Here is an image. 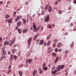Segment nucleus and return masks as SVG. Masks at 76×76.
<instances>
[{
  "instance_id": "7ed1b4c3",
  "label": "nucleus",
  "mask_w": 76,
  "mask_h": 76,
  "mask_svg": "<svg viewBox=\"0 0 76 76\" xmlns=\"http://www.w3.org/2000/svg\"><path fill=\"white\" fill-rule=\"evenodd\" d=\"M31 39H32V37H30L29 38L28 40V48H29V47H30V45H31L30 43L31 41Z\"/></svg>"
},
{
  "instance_id": "e433bc0d",
  "label": "nucleus",
  "mask_w": 76,
  "mask_h": 76,
  "mask_svg": "<svg viewBox=\"0 0 76 76\" xmlns=\"http://www.w3.org/2000/svg\"><path fill=\"white\" fill-rule=\"evenodd\" d=\"M14 58H15V60H16V58H17V56H16V55H14Z\"/></svg>"
},
{
  "instance_id": "ea45409f",
  "label": "nucleus",
  "mask_w": 76,
  "mask_h": 76,
  "mask_svg": "<svg viewBox=\"0 0 76 76\" xmlns=\"http://www.w3.org/2000/svg\"><path fill=\"white\" fill-rule=\"evenodd\" d=\"M28 2H26L25 3V5L27 6V5H28Z\"/></svg>"
},
{
  "instance_id": "39448f33",
  "label": "nucleus",
  "mask_w": 76,
  "mask_h": 76,
  "mask_svg": "<svg viewBox=\"0 0 76 76\" xmlns=\"http://www.w3.org/2000/svg\"><path fill=\"white\" fill-rule=\"evenodd\" d=\"M22 16L21 15H18L17 16V18L15 19V22H17L20 19L22 18Z\"/></svg>"
},
{
  "instance_id": "09e8293b",
  "label": "nucleus",
  "mask_w": 76,
  "mask_h": 76,
  "mask_svg": "<svg viewBox=\"0 0 76 76\" xmlns=\"http://www.w3.org/2000/svg\"><path fill=\"white\" fill-rule=\"evenodd\" d=\"M55 51L56 52H57L58 51V49L56 48L55 49Z\"/></svg>"
},
{
  "instance_id": "7c9ffc66",
  "label": "nucleus",
  "mask_w": 76,
  "mask_h": 76,
  "mask_svg": "<svg viewBox=\"0 0 76 76\" xmlns=\"http://www.w3.org/2000/svg\"><path fill=\"white\" fill-rule=\"evenodd\" d=\"M62 13V11H61V10H59L58 12V14H61Z\"/></svg>"
},
{
  "instance_id": "680f3d73",
  "label": "nucleus",
  "mask_w": 76,
  "mask_h": 76,
  "mask_svg": "<svg viewBox=\"0 0 76 76\" xmlns=\"http://www.w3.org/2000/svg\"><path fill=\"white\" fill-rule=\"evenodd\" d=\"M3 59L2 57H1V58L0 59V61H1Z\"/></svg>"
},
{
  "instance_id": "c03bdc74",
  "label": "nucleus",
  "mask_w": 76,
  "mask_h": 76,
  "mask_svg": "<svg viewBox=\"0 0 76 76\" xmlns=\"http://www.w3.org/2000/svg\"><path fill=\"white\" fill-rule=\"evenodd\" d=\"M41 13V15H44V11L42 12Z\"/></svg>"
},
{
  "instance_id": "f8f14e48",
  "label": "nucleus",
  "mask_w": 76,
  "mask_h": 76,
  "mask_svg": "<svg viewBox=\"0 0 76 76\" xmlns=\"http://www.w3.org/2000/svg\"><path fill=\"white\" fill-rule=\"evenodd\" d=\"M10 61H12V60H13V55L12 54L10 58Z\"/></svg>"
},
{
  "instance_id": "1a4fd4ad",
  "label": "nucleus",
  "mask_w": 76,
  "mask_h": 76,
  "mask_svg": "<svg viewBox=\"0 0 76 76\" xmlns=\"http://www.w3.org/2000/svg\"><path fill=\"white\" fill-rule=\"evenodd\" d=\"M52 51V49H51V48L50 47H49L48 48V53H50Z\"/></svg>"
},
{
  "instance_id": "f03ea898",
  "label": "nucleus",
  "mask_w": 76,
  "mask_h": 76,
  "mask_svg": "<svg viewBox=\"0 0 76 76\" xmlns=\"http://www.w3.org/2000/svg\"><path fill=\"white\" fill-rule=\"evenodd\" d=\"M33 26L34 29L33 30V31L34 32H37V31H38V29H39V28L41 27V26H40L38 28H37V27L35 26V23H34L33 24Z\"/></svg>"
},
{
  "instance_id": "f704fd0d",
  "label": "nucleus",
  "mask_w": 76,
  "mask_h": 76,
  "mask_svg": "<svg viewBox=\"0 0 76 76\" xmlns=\"http://www.w3.org/2000/svg\"><path fill=\"white\" fill-rule=\"evenodd\" d=\"M40 41H41L40 40H37V44H38V43H39V42H40Z\"/></svg>"
},
{
  "instance_id": "c85d7f7f",
  "label": "nucleus",
  "mask_w": 76,
  "mask_h": 76,
  "mask_svg": "<svg viewBox=\"0 0 76 76\" xmlns=\"http://www.w3.org/2000/svg\"><path fill=\"white\" fill-rule=\"evenodd\" d=\"M12 71V70L11 69H9V71L8 72L7 74H9L10 73V72Z\"/></svg>"
},
{
  "instance_id": "72a5a7b5",
  "label": "nucleus",
  "mask_w": 76,
  "mask_h": 76,
  "mask_svg": "<svg viewBox=\"0 0 76 76\" xmlns=\"http://www.w3.org/2000/svg\"><path fill=\"white\" fill-rule=\"evenodd\" d=\"M65 54H67V53H69V50H66L65 51Z\"/></svg>"
},
{
  "instance_id": "a19ab883",
  "label": "nucleus",
  "mask_w": 76,
  "mask_h": 76,
  "mask_svg": "<svg viewBox=\"0 0 76 76\" xmlns=\"http://www.w3.org/2000/svg\"><path fill=\"white\" fill-rule=\"evenodd\" d=\"M18 28H19V26H17L16 27L15 29H16V30H17V29H18Z\"/></svg>"
},
{
  "instance_id": "bf43d9fd",
  "label": "nucleus",
  "mask_w": 76,
  "mask_h": 76,
  "mask_svg": "<svg viewBox=\"0 0 76 76\" xmlns=\"http://www.w3.org/2000/svg\"><path fill=\"white\" fill-rule=\"evenodd\" d=\"M41 8L42 9H44V7H43V6H41Z\"/></svg>"
},
{
  "instance_id": "423d86ee",
  "label": "nucleus",
  "mask_w": 76,
  "mask_h": 76,
  "mask_svg": "<svg viewBox=\"0 0 76 76\" xmlns=\"http://www.w3.org/2000/svg\"><path fill=\"white\" fill-rule=\"evenodd\" d=\"M49 20H50V15H48L46 16V17L45 19V20L46 22H48L49 21Z\"/></svg>"
},
{
  "instance_id": "8fccbe9b",
  "label": "nucleus",
  "mask_w": 76,
  "mask_h": 76,
  "mask_svg": "<svg viewBox=\"0 0 76 76\" xmlns=\"http://www.w3.org/2000/svg\"><path fill=\"white\" fill-rule=\"evenodd\" d=\"M3 53L4 54H6V51L4 50L3 51Z\"/></svg>"
},
{
  "instance_id": "cd10ccee",
  "label": "nucleus",
  "mask_w": 76,
  "mask_h": 76,
  "mask_svg": "<svg viewBox=\"0 0 76 76\" xmlns=\"http://www.w3.org/2000/svg\"><path fill=\"white\" fill-rule=\"evenodd\" d=\"M39 73L40 74H41V73H42L43 72L42 71V70L41 69H39Z\"/></svg>"
},
{
  "instance_id": "5701e85b",
  "label": "nucleus",
  "mask_w": 76,
  "mask_h": 76,
  "mask_svg": "<svg viewBox=\"0 0 76 76\" xmlns=\"http://www.w3.org/2000/svg\"><path fill=\"white\" fill-rule=\"evenodd\" d=\"M43 43L44 42H43V40H41L40 41V42L39 44H40V45H42Z\"/></svg>"
},
{
  "instance_id": "4d7b16f0",
  "label": "nucleus",
  "mask_w": 76,
  "mask_h": 76,
  "mask_svg": "<svg viewBox=\"0 0 76 76\" xmlns=\"http://www.w3.org/2000/svg\"><path fill=\"white\" fill-rule=\"evenodd\" d=\"M5 49V48L4 47H3L2 48V50H3V51H4V50Z\"/></svg>"
},
{
  "instance_id": "5fc2aeb1",
  "label": "nucleus",
  "mask_w": 76,
  "mask_h": 76,
  "mask_svg": "<svg viewBox=\"0 0 76 76\" xmlns=\"http://www.w3.org/2000/svg\"><path fill=\"white\" fill-rule=\"evenodd\" d=\"M61 51H62V49H60L58 50L59 52H61Z\"/></svg>"
},
{
  "instance_id": "c756f323",
  "label": "nucleus",
  "mask_w": 76,
  "mask_h": 76,
  "mask_svg": "<svg viewBox=\"0 0 76 76\" xmlns=\"http://www.w3.org/2000/svg\"><path fill=\"white\" fill-rule=\"evenodd\" d=\"M50 38H51V35L50 34L49 35L48 37H47V39H48H48H50Z\"/></svg>"
},
{
  "instance_id": "2f4dec72",
  "label": "nucleus",
  "mask_w": 76,
  "mask_h": 76,
  "mask_svg": "<svg viewBox=\"0 0 76 76\" xmlns=\"http://www.w3.org/2000/svg\"><path fill=\"white\" fill-rule=\"evenodd\" d=\"M46 66V64L45 63H43V66H42V67H45Z\"/></svg>"
},
{
  "instance_id": "bb28decb",
  "label": "nucleus",
  "mask_w": 76,
  "mask_h": 76,
  "mask_svg": "<svg viewBox=\"0 0 76 76\" xmlns=\"http://www.w3.org/2000/svg\"><path fill=\"white\" fill-rule=\"evenodd\" d=\"M48 26L49 28H50V29H51V28H52V26L50 25V24H48Z\"/></svg>"
},
{
  "instance_id": "aec40b11",
  "label": "nucleus",
  "mask_w": 76,
  "mask_h": 76,
  "mask_svg": "<svg viewBox=\"0 0 76 76\" xmlns=\"http://www.w3.org/2000/svg\"><path fill=\"white\" fill-rule=\"evenodd\" d=\"M10 17V16H9V15L7 14L5 16V18H6V19H9V18Z\"/></svg>"
},
{
  "instance_id": "774afa93",
  "label": "nucleus",
  "mask_w": 76,
  "mask_h": 76,
  "mask_svg": "<svg viewBox=\"0 0 76 76\" xmlns=\"http://www.w3.org/2000/svg\"><path fill=\"white\" fill-rule=\"evenodd\" d=\"M74 73L75 74V75H76V71H75V72H74Z\"/></svg>"
},
{
  "instance_id": "e2e57ef3",
  "label": "nucleus",
  "mask_w": 76,
  "mask_h": 76,
  "mask_svg": "<svg viewBox=\"0 0 76 76\" xmlns=\"http://www.w3.org/2000/svg\"><path fill=\"white\" fill-rule=\"evenodd\" d=\"M14 47H17V45L15 44L14 46Z\"/></svg>"
},
{
  "instance_id": "6ab92c4d",
  "label": "nucleus",
  "mask_w": 76,
  "mask_h": 76,
  "mask_svg": "<svg viewBox=\"0 0 76 76\" xmlns=\"http://www.w3.org/2000/svg\"><path fill=\"white\" fill-rule=\"evenodd\" d=\"M28 31V29H23V33H26V32Z\"/></svg>"
},
{
  "instance_id": "69168bd1",
  "label": "nucleus",
  "mask_w": 76,
  "mask_h": 76,
  "mask_svg": "<svg viewBox=\"0 0 76 76\" xmlns=\"http://www.w3.org/2000/svg\"><path fill=\"white\" fill-rule=\"evenodd\" d=\"M2 40V38L0 37V41H1Z\"/></svg>"
},
{
  "instance_id": "ddd939ff",
  "label": "nucleus",
  "mask_w": 76,
  "mask_h": 76,
  "mask_svg": "<svg viewBox=\"0 0 76 76\" xmlns=\"http://www.w3.org/2000/svg\"><path fill=\"white\" fill-rule=\"evenodd\" d=\"M21 24H22L21 21L18 22L17 23V26H20V25H21Z\"/></svg>"
},
{
  "instance_id": "6e6552de",
  "label": "nucleus",
  "mask_w": 76,
  "mask_h": 76,
  "mask_svg": "<svg viewBox=\"0 0 76 76\" xmlns=\"http://www.w3.org/2000/svg\"><path fill=\"white\" fill-rule=\"evenodd\" d=\"M32 59H27L26 60V62H28V63L29 64L32 63Z\"/></svg>"
},
{
  "instance_id": "9b49d317",
  "label": "nucleus",
  "mask_w": 76,
  "mask_h": 76,
  "mask_svg": "<svg viewBox=\"0 0 76 76\" xmlns=\"http://www.w3.org/2000/svg\"><path fill=\"white\" fill-rule=\"evenodd\" d=\"M48 7V11L49 12H51V10H52V8H51V7L50 5H49Z\"/></svg>"
},
{
  "instance_id": "20e7f679",
  "label": "nucleus",
  "mask_w": 76,
  "mask_h": 76,
  "mask_svg": "<svg viewBox=\"0 0 76 76\" xmlns=\"http://www.w3.org/2000/svg\"><path fill=\"white\" fill-rule=\"evenodd\" d=\"M64 65H61V66L59 65L58 66V71H60V70L61 69H64Z\"/></svg>"
},
{
  "instance_id": "a211bd4d",
  "label": "nucleus",
  "mask_w": 76,
  "mask_h": 76,
  "mask_svg": "<svg viewBox=\"0 0 76 76\" xmlns=\"http://www.w3.org/2000/svg\"><path fill=\"white\" fill-rule=\"evenodd\" d=\"M18 73L20 75V76H22V75H23L22 72V71H20L18 72Z\"/></svg>"
},
{
  "instance_id": "de8ad7c7",
  "label": "nucleus",
  "mask_w": 76,
  "mask_h": 76,
  "mask_svg": "<svg viewBox=\"0 0 76 76\" xmlns=\"http://www.w3.org/2000/svg\"><path fill=\"white\" fill-rule=\"evenodd\" d=\"M29 19L30 20H32V18L31 17H30Z\"/></svg>"
},
{
  "instance_id": "b1692460",
  "label": "nucleus",
  "mask_w": 76,
  "mask_h": 76,
  "mask_svg": "<svg viewBox=\"0 0 76 76\" xmlns=\"http://www.w3.org/2000/svg\"><path fill=\"white\" fill-rule=\"evenodd\" d=\"M56 72H57V70L56 69H55L52 72V73H53V74H55V73H56Z\"/></svg>"
},
{
  "instance_id": "6e6d98bb",
  "label": "nucleus",
  "mask_w": 76,
  "mask_h": 76,
  "mask_svg": "<svg viewBox=\"0 0 76 76\" xmlns=\"http://www.w3.org/2000/svg\"><path fill=\"white\" fill-rule=\"evenodd\" d=\"M68 10H70L71 9V6H70L68 8Z\"/></svg>"
},
{
  "instance_id": "864d4df0",
  "label": "nucleus",
  "mask_w": 76,
  "mask_h": 76,
  "mask_svg": "<svg viewBox=\"0 0 76 76\" xmlns=\"http://www.w3.org/2000/svg\"><path fill=\"white\" fill-rule=\"evenodd\" d=\"M74 3V4H76V0H74L73 2Z\"/></svg>"
},
{
  "instance_id": "3c124183",
  "label": "nucleus",
  "mask_w": 76,
  "mask_h": 76,
  "mask_svg": "<svg viewBox=\"0 0 76 76\" xmlns=\"http://www.w3.org/2000/svg\"><path fill=\"white\" fill-rule=\"evenodd\" d=\"M23 64H21V65L20 66V68L22 67H23Z\"/></svg>"
},
{
  "instance_id": "0e129e2a",
  "label": "nucleus",
  "mask_w": 76,
  "mask_h": 76,
  "mask_svg": "<svg viewBox=\"0 0 76 76\" xmlns=\"http://www.w3.org/2000/svg\"><path fill=\"white\" fill-rule=\"evenodd\" d=\"M13 14H15V15L16 14V12H14L13 13Z\"/></svg>"
},
{
  "instance_id": "58836bf2",
  "label": "nucleus",
  "mask_w": 76,
  "mask_h": 76,
  "mask_svg": "<svg viewBox=\"0 0 76 76\" xmlns=\"http://www.w3.org/2000/svg\"><path fill=\"white\" fill-rule=\"evenodd\" d=\"M53 41L54 42H57V39H54Z\"/></svg>"
},
{
  "instance_id": "052dcab7",
  "label": "nucleus",
  "mask_w": 76,
  "mask_h": 76,
  "mask_svg": "<svg viewBox=\"0 0 76 76\" xmlns=\"http://www.w3.org/2000/svg\"><path fill=\"white\" fill-rule=\"evenodd\" d=\"M55 4H56V5H57V1L55 2Z\"/></svg>"
},
{
  "instance_id": "0eeeda50",
  "label": "nucleus",
  "mask_w": 76,
  "mask_h": 76,
  "mask_svg": "<svg viewBox=\"0 0 76 76\" xmlns=\"http://www.w3.org/2000/svg\"><path fill=\"white\" fill-rule=\"evenodd\" d=\"M38 72V71L37 69H34L33 70V75L34 76H35L36 75V74Z\"/></svg>"
},
{
  "instance_id": "603ef678",
  "label": "nucleus",
  "mask_w": 76,
  "mask_h": 76,
  "mask_svg": "<svg viewBox=\"0 0 76 76\" xmlns=\"http://www.w3.org/2000/svg\"><path fill=\"white\" fill-rule=\"evenodd\" d=\"M53 47H56V44H55V43H53Z\"/></svg>"
},
{
  "instance_id": "473e14b6",
  "label": "nucleus",
  "mask_w": 76,
  "mask_h": 76,
  "mask_svg": "<svg viewBox=\"0 0 76 76\" xmlns=\"http://www.w3.org/2000/svg\"><path fill=\"white\" fill-rule=\"evenodd\" d=\"M18 31L20 34H21V32H22V30L19 29L18 30Z\"/></svg>"
},
{
  "instance_id": "a18cd8bd",
  "label": "nucleus",
  "mask_w": 76,
  "mask_h": 76,
  "mask_svg": "<svg viewBox=\"0 0 76 76\" xmlns=\"http://www.w3.org/2000/svg\"><path fill=\"white\" fill-rule=\"evenodd\" d=\"M3 3V2L2 1H0V4H2Z\"/></svg>"
},
{
  "instance_id": "4be33fe9",
  "label": "nucleus",
  "mask_w": 76,
  "mask_h": 76,
  "mask_svg": "<svg viewBox=\"0 0 76 76\" xmlns=\"http://www.w3.org/2000/svg\"><path fill=\"white\" fill-rule=\"evenodd\" d=\"M58 57H57L56 58V60L55 61V63H56L57 62V61H58Z\"/></svg>"
},
{
  "instance_id": "79ce46f5",
  "label": "nucleus",
  "mask_w": 76,
  "mask_h": 76,
  "mask_svg": "<svg viewBox=\"0 0 76 76\" xmlns=\"http://www.w3.org/2000/svg\"><path fill=\"white\" fill-rule=\"evenodd\" d=\"M73 25V24L72 23H70V26H72Z\"/></svg>"
},
{
  "instance_id": "4468645a",
  "label": "nucleus",
  "mask_w": 76,
  "mask_h": 76,
  "mask_svg": "<svg viewBox=\"0 0 76 76\" xmlns=\"http://www.w3.org/2000/svg\"><path fill=\"white\" fill-rule=\"evenodd\" d=\"M51 40H49L47 42V45L48 47L49 46V45H50V44H51Z\"/></svg>"
},
{
  "instance_id": "37998d69",
  "label": "nucleus",
  "mask_w": 76,
  "mask_h": 76,
  "mask_svg": "<svg viewBox=\"0 0 76 76\" xmlns=\"http://www.w3.org/2000/svg\"><path fill=\"white\" fill-rule=\"evenodd\" d=\"M73 42H72V44L71 45V47H73Z\"/></svg>"
},
{
  "instance_id": "f257e3e1",
  "label": "nucleus",
  "mask_w": 76,
  "mask_h": 76,
  "mask_svg": "<svg viewBox=\"0 0 76 76\" xmlns=\"http://www.w3.org/2000/svg\"><path fill=\"white\" fill-rule=\"evenodd\" d=\"M10 43L9 42L7 41H5L4 42V45L5 46L6 45H9L10 46H11L12 44H13L15 42V39H13V40L12 41L11 40H10Z\"/></svg>"
},
{
  "instance_id": "c9c22d12",
  "label": "nucleus",
  "mask_w": 76,
  "mask_h": 76,
  "mask_svg": "<svg viewBox=\"0 0 76 76\" xmlns=\"http://www.w3.org/2000/svg\"><path fill=\"white\" fill-rule=\"evenodd\" d=\"M18 57H20V52H18Z\"/></svg>"
},
{
  "instance_id": "412c9836",
  "label": "nucleus",
  "mask_w": 76,
  "mask_h": 76,
  "mask_svg": "<svg viewBox=\"0 0 76 76\" xmlns=\"http://www.w3.org/2000/svg\"><path fill=\"white\" fill-rule=\"evenodd\" d=\"M49 4H48L46 5V6H45V10H47V9L48 8V6H49Z\"/></svg>"
},
{
  "instance_id": "338daca9",
  "label": "nucleus",
  "mask_w": 76,
  "mask_h": 76,
  "mask_svg": "<svg viewBox=\"0 0 76 76\" xmlns=\"http://www.w3.org/2000/svg\"><path fill=\"white\" fill-rule=\"evenodd\" d=\"M8 54H10V52L9 51L8 52Z\"/></svg>"
},
{
  "instance_id": "13d9d810",
  "label": "nucleus",
  "mask_w": 76,
  "mask_h": 76,
  "mask_svg": "<svg viewBox=\"0 0 76 76\" xmlns=\"http://www.w3.org/2000/svg\"><path fill=\"white\" fill-rule=\"evenodd\" d=\"M2 58H4L5 57V56H3L1 57Z\"/></svg>"
},
{
  "instance_id": "2eb2a0df",
  "label": "nucleus",
  "mask_w": 76,
  "mask_h": 76,
  "mask_svg": "<svg viewBox=\"0 0 76 76\" xmlns=\"http://www.w3.org/2000/svg\"><path fill=\"white\" fill-rule=\"evenodd\" d=\"M8 23H12V19L11 18L9 19V20H8Z\"/></svg>"
},
{
  "instance_id": "4c0bfd02",
  "label": "nucleus",
  "mask_w": 76,
  "mask_h": 76,
  "mask_svg": "<svg viewBox=\"0 0 76 76\" xmlns=\"http://www.w3.org/2000/svg\"><path fill=\"white\" fill-rule=\"evenodd\" d=\"M12 51L13 53H14V52H15V51H16V49H12Z\"/></svg>"
},
{
  "instance_id": "f3484780",
  "label": "nucleus",
  "mask_w": 76,
  "mask_h": 76,
  "mask_svg": "<svg viewBox=\"0 0 76 76\" xmlns=\"http://www.w3.org/2000/svg\"><path fill=\"white\" fill-rule=\"evenodd\" d=\"M63 45L62 44V43H59L57 45V46L58 47H60L61 46Z\"/></svg>"
},
{
  "instance_id": "a878e982",
  "label": "nucleus",
  "mask_w": 76,
  "mask_h": 76,
  "mask_svg": "<svg viewBox=\"0 0 76 76\" xmlns=\"http://www.w3.org/2000/svg\"><path fill=\"white\" fill-rule=\"evenodd\" d=\"M47 69H48L47 67H44L43 69L44 70V71H45V70H47Z\"/></svg>"
},
{
  "instance_id": "9d476101",
  "label": "nucleus",
  "mask_w": 76,
  "mask_h": 76,
  "mask_svg": "<svg viewBox=\"0 0 76 76\" xmlns=\"http://www.w3.org/2000/svg\"><path fill=\"white\" fill-rule=\"evenodd\" d=\"M38 34H37L35 37H33V39L34 40V41H35V40H36L37 38L38 37Z\"/></svg>"
},
{
  "instance_id": "dca6fc26",
  "label": "nucleus",
  "mask_w": 76,
  "mask_h": 76,
  "mask_svg": "<svg viewBox=\"0 0 76 76\" xmlns=\"http://www.w3.org/2000/svg\"><path fill=\"white\" fill-rule=\"evenodd\" d=\"M22 20L23 21V23L24 24H25V23H26V19L24 18H23Z\"/></svg>"
},
{
  "instance_id": "393cba45",
  "label": "nucleus",
  "mask_w": 76,
  "mask_h": 76,
  "mask_svg": "<svg viewBox=\"0 0 76 76\" xmlns=\"http://www.w3.org/2000/svg\"><path fill=\"white\" fill-rule=\"evenodd\" d=\"M56 56H57V54H56V53H52V56L53 57H56Z\"/></svg>"
},
{
  "instance_id": "49530a36",
  "label": "nucleus",
  "mask_w": 76,
  "mask_h": 76,
  "mask_svg": "<svg viewBox=\"0 0 76 76\" xmlns=\"http://www.w3.org/2000/svg\"><path fill=\"white\" fill-rule=\"evenodd\" d=\"M11 67H12V66L11 65H9V69H10V68H11Z\"/></svg>"
}]
</instances>
